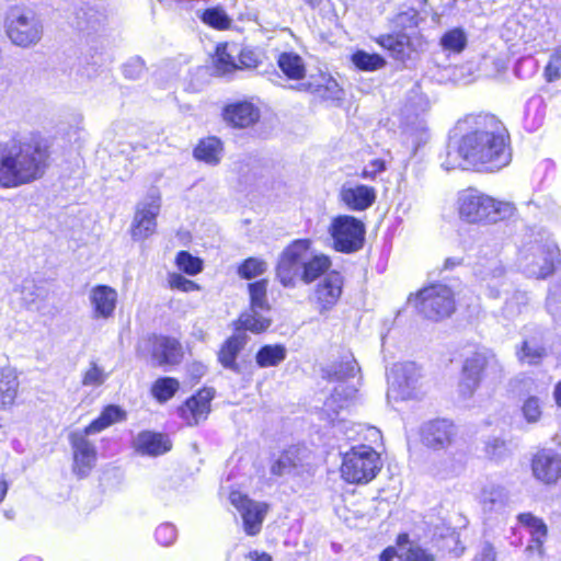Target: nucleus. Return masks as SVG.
Returning <instances> with one entry per match:
<instances>
[{
	"instance_id": "obj_36",
	"label": "nucleus",
	"mask_w": 561,
	"mask_h": 561,
	"mask_svg": "<svg viewBox=\"0 0 561 561\" xmlns=\"http://www.w3.org/2000/svg\"><path fill=\"white\" fill-rule=\"evenodd\" d=\"M547 356L543 344L537 339L525 340L517 351V357L522 363L538 365Z\"/></svg>"
},
{
	"instance_id": "obj_32",
	"label": "nucleus",
	"mask_w": 561,
	"mask_h": 561,
	"mask_svg": "<svg viewBox=\"0 0 561 561\" xmlns=\"http://www.w3.org/2000/svg\"><path fill=\"white\" fill-rule=\"evenodd\" d=\"M479 499L485 512H496L506 505L507 493L504 488L489 483L482 488Z\"/></svg>"
},
{
	"instance_id": "obj_54",
	"label": "nucleus",
	"mask_w": 561,
	"mask_h": 561,
	"mask_svg": "<svg viewBox=\"0 0 561 561\" xmlns=\"http://www.w3.org/2000/svg\"><path fill=\"white\" fill-rule=\"evenodd\" d=\"M561 69V49H557L550 56V60L545 69L547 81L552 82L560 78Z\"/></svg>"
},
{
	"instance_id": "obj_5",
	"label": "nucleus",
	"mask_w": 561,
	"mask_h": 561,
	"mask_svg": "<svg viewBox=\"0 0 561 561\" xmlns=\"http://www.w3.org/2000/svg\"><path fill=\"white\" fill-rule=\"evenodd\" d=\"M457 204L460 218L469 224L496 222L514 213L511 203L496 201L473 188L459 193Z\"/></svg>"
},
{
	"instance_id": "obj_9",
	"label": "nucleus",
	"mask_w": 561,
	"mask_h": 561,
	"mask_svg": "<svg viewBox=\"0 0 561 561\" xmlns=\"http://www.w3.org/2000/svg\"><path fill=\"white\" fill-rule=\"evenodd\" d=\"M388 398L408 400L419 396L423 386L421 368L413 362L394 364L388 374Z\"/></svg>"
},
{
	"instance_id": "obj_56",
	"label": "nucleus",
	"mask_w": 561,
	"mask_h": 561,
	"mask_svg": "<svg viewBox=\"0 0 561 561\" xmlns=\"http://www.w3.org/2000/svg\"><path fill=\"white\" fill-rule=\"evenodd\" d=\"M169 284L171 288L179 289L185 293L199 289V286L195 282L187 279L181 274H171L169 276Z\"/></svg>"
},
{
	"instance_id": "obj_49",
	"label": "nucleus",
	"mask_w": 561,
	"mask_h": 561,
	"mask_svg": "<svg viewBox=\"0 0 561 561\" xmlns=\"http://www.w3.org/2000/svg\"><path fill=\"white\" fill-rule=\"evenodd\" d=\"M203 21L216 28H227L230 24L228 15L220 9H208L203 13Z\"/></svg>"
},
{
	"instance_id": "obj_25",
	"label": "nucleus",
	"mask_w": 561,
	"mask_h": 561,
	"mask_svg": "<svg viewBox=\"0 0 561 561\" xmlns=\"http://www.w3.org/2000/svg\"><path fill=\"white\" fill-rule=\"evenodd\" d=\"M259 110L250 102H238L225 108V119L234 127L245 128L259 119Z\"/></svg>"
},
{
	"instance_id": "obj_10",
	"label": "nucleus",
	"mask_w": 561,
	"mask_h": 561,
	"mask_svg": "<svg viewBox=\"0 0 561 561\" xmlns=\"http://www.w3.org/2000/svg\"><path fill=\"white\" fill-rule=\"evenodd\" d=\"M334 249L344 253L362 249L365 240V225L353 216L335 217L329 228Z\"/></svg>"
},
{
	"instance_id": "obj_47",
	"label": "nucleus",
	"mask_w": 561,
	"mask_h": 561,
	"mask_svg": "<svg viewBox=\"0 0 561 561\" xmlns=\"http://www.w3.org/2000/svg\"><path fill=\"white\" fill-rule=\"evenodd\" d=\"M107 378L106 373L96 363L92 362L82 377V385L87 387H99Z\"/></svg>"
},
{
	"instance_id": "obj_60",
	"label": "nucleus",
	"mask_w": 561,
	"mask_h": 561,
	"mask_svg": "<svg viewBox=\"0 0 561 561\" xmlns=\"http://www.w3.org/2000/svg\"><path fill=\"white\" fill-rule=\"evenodd\" d=\"M248 558L251 561H272V557L266 552H259L256 550L250 551Z\"/></svg>"
},
{
	"instance_id": "obj_53",
	"label": "nucleus",
	"mask_w": 561,
	"mask_h": 561,
	"mask_svg": "<svg viewBox=\"0 0 561 561\" xmlns=\"http://www.w3.org/2000/svg\"><path fill=\"white\" fill-rule=\"evenodd\" d=\"M484 450L489 458L500 459L506 454L507 447L503 439L493 437L485 442Z\"/></svg>"
},
{
	"instance_id": "obj_15",
	"label": "nucleus",
	"mask_w": 561,
	"mask_h": 561,
	"mask_svg": "<svg viewBox=\"0 0 561 561\" xmlns=\"http://www.w3.org/2000/svg\"><path fill=\"white\" fill-rule=\"evenodd\" d=\"M531 470L537 480L553 484L561 478V456L552 450H540L533 458Z\"/></svg>"
},
{
	"instance_id": "obj_37",
	"label": "nucleus",
	"mask_w": 561,
	"mask_h": 561,
	"mask_svg": "<svg viewBox=\"0 0 561 561\" xmlns=\"http://www.w3.org/2000/svg\"><path fill=\"white\" fill-rule=\"evenodd\" d=\"M278 67L291 80H299L306 73L302 58L295 53H282L277 59Z\"/></svg>"
},
{
	"instance_id": "obj_1",
	"label": "nucleus",
	"mask_w": 561,
	"mask_h": 561,
	"mask_svg": "<svg viewBox=\"0 0 561 561\" xmlns=\"http://www.w3.org/2000/svg\"><path fill=\"white\" fill-rule=\"evenodd\" d=\"M512 160L510 134L504 124L493 115H482L447 152L443 163L446 170L474 168L495 172Z\"/></svg>"
},
{
	"instance_id": "obj_48",
	"label": "nucleus",
	"mask_w": 561,
	"mask_h": 561,
	"mask_svg": "<svg viewBox=\"0 0 561 561\" xmlns=\"http://www.w3.org/2000/svg\"><path fill=\"white\" fill-rule=\"evenodd\" d=\"M176 264L180 270L188 275H196L202 271V261L186 251H181L178 254Z\"/></svg>"
},
{
	"instance_id": "obj_26",
	"label": "nucleus",
	"mask_w": 561,
	"mask_h": 561,
	"mask_svg": "<svg viewBox=\"0 0 561 561\" xmlns=\"http://www.w3.org/2000/svg\"><path fill=\"white\" fill-rule=\"evenodd\" d=\"M20 381L14 368H0V410L10 409L19 393Z\"/></svg>"
},
{
	"instance_id": "obj_11",
	"label": "nucleus",
	"mask_w": 561,
	"mask_h": 561,
	"mask_svg": "<svg viewBox=\"0 0 561 561\" xmlns=\"http://www.w3.org/2000/svg\"><path fill=\"white\" fill-rule=\"evenodd\" d=\"M160 193L158 190L152 188L136 206L130 229L134 240H145L156 232L157 217L160 213Z\"/></svg>"
},
{
	"instance_id": "obj_21",
	"label": "nucleus",
	"mask_w": 561,
	"mask_h": 561,
	"mask_svg": "<svg viewBox=\"0 0 561 561\" xmlns=\"http://www.w3.org/2000/svg\"><path fill=\"white\" fill-rule=\"evenodd\" d=\"M89 301L93 319H108L116 308L117 291L107 285H96L89 291Z\"/></svg>"
},
{
	"instance_id": "obj_14",
	"label": "nucleus",
	"mask_w": 561,
	"mask_h": 561,
	"mask_svg": "<svg viewBox=\"0 0 561 561\" xmlns=\"http://www.w3.org/2000/svg\"><path fill=\"white\" fill-rule=\"evenodd\" d=\"M90 434L84 428L69 435L73 451V472L80 478L87 477L96 462V448L88 438Z\"/></svg>"
},
{
	"instance_id": "obj_33",
	"label": "nucleus",
	"mask_w": 561,
	"mask_h": 561,
	"mask_svg": "<svg viewBox=\"0 0 561 561\" xmlns=\"http://www.w3.org/2000/svg\"><path fill=\"white\" fill-rule=\"evenodd\" d=\"M301 465L297 449L290 448L282 453L271 466V472L274 476L284 477L295 474Z\"/></svg>"
},
{
	"instance_id": "obj_46",
	"label": "nucleus",
	"mask_w": 561,
	"mask_h": 561,
	"mask_svg": "<svg viewBox=\"0 0 561 561\" xmlns=\"http://www.w3.org/2000/svg\"><path fill=\"white\" fill-rule=\"evenodd\" d=\"M266 262L256 257L245 260L238 270L241 277L245 279L254 278L266 271Z\"/></svg>"
},
{
	"instance_id": "obj_22",
	"label": "nucleus",
	"mask_w": 561,
	"mask_h": 561,
	"mask_svg": "<svg viewBox=\"0 0 561 561\" xmlns=\"http://www.w3.org/2000/svg\"><path fill=\"white\" fill-rule=\"evenodd\" d=\"M151 343V357L156 365H174L182 358V346L178 340L167 336H153Z\"/></svg>"
},
{
	"instance_id": "obj_41",
	"label": "nucleus",
	"mask_w": 561,
	"mask_h": 561,
	"mask_svg": "<svg viewBox=\"0 0 561 561\" xmlns=\"http://www.w3.org/2000/svg\"><path fill=\"white\" fill-rule=\"evenodd\" d=\"M352 62L356 68L363 71H375L386 65V60L378 54H369L364 50H357L352 55Z\"/></svg>"
},
{
	"instance_id": "obj_62",
	"label": "nucleus",
	"mask_w": 561,
	"mask_h": 561,
	"mask_svg": "<svg viewBox=\"0 0 561 561\" xmlns=\"http://www.w3.org/2000/svg\"><path fill=\"white\" fill-rule=\"evenodd\" d=\"M553 397L557 405L561 408V380L554 387Z\"/></svg>"
},
{
	"instance_id": "obj_38",
	"label": "nucleus",
	"mask_w": 561,
	"mask_h": 561,
	"mask_svg": "<svg viewBox=\"0 0 561 561\" xmlns=\"http://www.w3.org/2000/svg\"><path fill=\"white\" fill-rule=\"evenodd\" d=\"M124 419V410L117 405H108L101 412L100 416L91 422L85 428L88 433L96 434Z\"/></svg>"
},
{
	"instance_id": "obj_23",
	"label": "nucleus",
	"mask_w": 561,
	"mask_h": 561,
	"mask_svg": "<svg viewBox=\"0 0 561 561\" xmlns=\"http://www.w3.org/2000/svg\"><path fill=\"white\" fill-rule=\"evenodd\" d=\"M340 198L352 210H366L375 203L376 191L374 187L363 184L343 185Z\"/></svg>"
},
{
	"instance_id": "obj_18",
	"label": "nucleus",
	"mask_w": 561,
	"mask_h": 561,
	"mask_svg": "<svg viewBox=\"0 0 561 561\" xmlns=\"http://www.w3.org/2000/svg\"><path fill=\"white\" fill-rule=\"evenodd\" d=\"M422 442L434 449L449 446L456 436L455 425L447 420H435L423 425Z\"/></svg>"
},
{
	"instance_id": "obj_20",
	"label": "nucleus",
	"mask_w": 561,
	"mask_h": 561,
	"mask_svg": "<svg viewBox=\"0 0 561 561\" xmlns=\"http://www.w3.org/2000/svg\"><path fill=\"white\" fill-rule=\"evenodd\" d=\"M214 398L213 389H203L186 400L179 409L180 416L187 425H197L204 421L210 411V401Z\"/></svg>"
},
{
	"instance_id": "obj_57",
	"label": "nucleus",
	"mask_w": 561,
	"mask_h": 561,
	"mask_svg": "<svg viewBox=\"0 0 561 561\" xmlns=\"http://www.w3.org/2000/svg\"><path fill=\"white\" fill-rule=\"evenodd\" d=\"M385 169L386 167L383 160L375 159L364 168L362 171V178L373 180L377 174L385 171Z\"/></svg>"
},
{
	"instance_id": "obj_61",
	"label": "nucleus",
	"mask_w": 561,
	"mask_h": 561,
	"mask_svg": "<svg viewBox=\"0 0 561 561\" xmlns=\"http://www.w3.org/2000/svg\"><path fill=\"white\" fill-rule=\"evenodd\" d=\"M490 272L492 277H500L503 275L504 270L501 266L500 262L495 259L490 261Z\"/></svg>"
},
{
	"instance_id": "obj_34",
	"label": "nucleus",
	"mask_w": 561,
	"mask_h": 561,
	"mask_svg": "<svg viewBox=\"0 0 561 561\" xmlns=\"http://www.w3.org/2000/svg\"><path fill=\"white\" fill-rule=\"evenodd\" d=\"M221 142L216 137H208L199 141L194 149V157L208 164H217L221 158Z\"/></svg>"
},
{
	"instance_id": "obj_7",
	"label": "nucleus",
	"mask_w": 561,
	"mask_h": 561,
	"mask_svg": "<svg viewBox=\"0 0 561 561\" xmlns=\"http://www.w3.org/2000/svg\"><path fill=\"white\" fill-rule=\"evenodd\" d=\"M409 301L425 318L435 321L449 317L455 310L454 294L444 284L424 287L415 296H411Z\"/></svg>"
},
{
	"instance_id": "obj_17",
	"label": "nucleus",
	"mask_w": 561,
	"mask_h": 561,
	"mask_svg": "<svg viewBox=\"0 0 561 561\" xmlns=\"http://www.w3.org/2000/svg\"><path fill=\"white\" fill-rule=\"evenodd\" d=\"M428 108V104L422 98H416L404 106V131L415 137L416 142L425 140L427 126L424 115Z\"/></svg>"
},
{
	"instance_id": "obj_43",
	"label": "nucleus",
	"mask_w": 561,
	"mask_h": 561,
	"mask_svg": "<svg viewBox=\"0 0 561 561\" xmlns=\"http://www.w3.org/2000/svg\"><path fill=\"white\" fill-rule=\"evenodd\" d=\"M440 45L444 50L461 53L467 45V36L461 28H453L442 36Z\"/></svg>"
},
{
	"instance_id": "obj_16",
	"label": "nucleus",
	"mask_w": 561,
	"mask_h": 561,
	"mask_svg": "<svg viewBox=\"0 0 561 561\" xmlns=\"http://www.w3.org/2000/svg\"><path fill=\"white\" fill-rule=\"evenodd\" d=\"M343 287V277L336 271H330L318 283L314 289V299L320 312L330 310L340 299Z\"/></svg>"
},
{
	"instance_id": "obj_30",
	"label": "nucleus",
	"mask_w": 561,
	"mask_h": 561,
	"mask_svg": "<svg viewBox=\"0 0 561 561\" xmlns=\"http://www.w3.org/2000/svg\"><path fill=\"white\" fill-rule=\"evenodd\" d=\"M270 310H261V309H249L240 314L238 320L239 332L250 331L254 334H260L266 331L272 320L266 314Z\"/></svg>"
},
{
	"instance_id": "obj_64",
	"label": "nucleus",
	"mask_w": 561,
	"mask_h": 561,
	"mask_svg": "<svg viewBox=\"0 0 561 561\" xmlns=\"http://www.w3.org/2000/svg\"><path fill=\"white\" fill-rule=\"evenodd\" d=\"M519 381L523 382L526 387H528V389H531V386L535 385V381L529 377H524Z\"/></svg>"
},
{
	"instance_id": "obj_31",
	"label": "nucleus",
	"mask_w": 561,
	"mask_h": 561,
	"mask_svg": "<svg viewBox=\"0 0 561 561\" xmlns=\"http://www.w3.org/2000/svg\"><path fill=\"white\" fill-rule=\"evenodd\" d=\"M518 520L527 529L531 537V543L528 545L527 550H536L539 554H541L542 543L547 537V526L543 520L537 518L530 513L519 514Z\"/></svg>"
},
{
	"instance_id": "obj_42",
	"label": "nucleus",
	"mask_w": 561,
	"mask_h": 561,
	"mask_svg": "<svg viewBox=\"0 0 561 561\" xmlns=\"http://www.w3.org/2000/svg\"><path fill=\"white\" fill-rule=\"evenodd\" d=\"M180 383L175 378L163 377L159 378L152 386L153 397L160 401L165 402L171 399L179 390Z\"/></svg>"
},
{
	"instance_id": "obj_59",
	"label": "nucleus",
	"mask_w": 561,
	"mask_h": 561,
	"mask_svg": "<svg viewBox=\"0 0 561 561\" xmlns=\"http://www.w3.org/2000/svg\"><path fill=\"white\" fill-rule=\"evenodd\" d=\"M394 557L398 558V548L388 547L381 552L379 561H392Z\"/></svg>"
},
{
	"instance_id": "obj_19",
	"label": "nucleus",
	"mask_w": 561,
	"mask_h": 561,
	"mask_svg": "<svg viewBox=\"0 0 561 561\" xmlns=\"http://www.w3.org/2000/svg\"><path fill=\"white\" fill-rule=\"evenodd\" d=\"M488 365V356L483 353H474L465 360L462 367V377L459 382V393L463 398H469L478 388L481 374Z\"/></svg>"
},
{
	"instance_id": "obj_55",
	"label": "nucleus",
	"mask_w": 561,
	"mask_h": 561,
	"mask_svg": "<svg viewBox=\"0 0 561 561\" xmlns=\"http://www.w3.org/2000/svg\"><path fill=\"white\" fill-rule=\"evenodd\" d=\"M238 69L254 68L257 66L256 54L249 48H240L238 46V53L236 54Z\"/></svg>"
},
{
	"instance_id": "obj_13",
	"label": "nucleus",
	"mask_w": 561,
	"mask_h": 561,
	"mask_svg": "<svg viewBox=\"0 0 561 561\" xmlns=\"http://www.w3.org/2000/svg\"><path fill=\"white\" fill-rule=\"evenodd\" d=\"M229 501L242 517L244 533L248 536H256L262 529L268 505L264 502L253 501L236 490L230 492Z\"/></svg>"
},
{
	"instance_id": "obj_51",
	"label": "nucleus",
	"mask_w": 561,
	"mask_h": 561,
	"mask_svg": "<svg viewBox=\"0 0 561 561\" xmlns=\"http://www.w3.org/2000/svg\"><path fill=\"white\" fill-rule=\"evenodd\" d=\"M176 529L172 524L164 523L161 524L156 529V539L157 541L164 547L171 546L176 539Z\"/></svg>"
},
{
	"instance_id": "obj_35",
	"label": "nucleus",
	"mask_w": 561,
	"mask_h": 561,
	"mask_svg": "<svg viewBox=\"0 0 561 561\" xmlns=\"http://www.w3.org/2000/svg\"><path fill=\"white\" fill-rule=\"evenodd\" d=\"M287 350L282 344H268L262 346L255 355V362L259 367H275L285 360Z\"/></svg>"
},
{
	"instance_id": "obj_27",
	"label": "nucleus",
	"mask_w": 561,
	"mask_h": 561,
	"mask_svg": "<svg viewBox=\"0 0 561 561\" xmlns=\"http://www.w3.org/2000/svg\"><path fill=\"white\" fill-rule=\"evenodd\" d=\"M137 451L142 455L159 456L171 449V442L162 434L141 432L134 442Z\"/></svg>"
},
{
	"instance_id": "obj_44",
	"label": "nucleus",
	"mask_w": 561,
	"mask_h": 561,
	"mask_svg": "<svg viewBox=\"0 0 561 561\" xmlns=\"http://www.w3.org/2000/svg\"><path fill=\"white\" fill-rule=\"evenodd\" d=\"M267 282L259 280L249 284V293L251 305L250 309L270 310V305L266 300Z\"/></svg>"
},
{
	"instance_id": "obj_4",
	"label": "nucleus",
	"mask_w": 561,
	"mask_h": 561,
	"mask_svg": "<svg viewBox=\"0 0 561 561\" xmlns=\"http://www.w3.org/2000/svg\"><path fill=\"white\" fill-rule=\"evenodd\" d=\"M359 373L357 362L352 354L342 357L323 370V377L332 382H337L330 397L324 401L322 413L330 423H334L341 410L347 409L357 397L358 389L348 380Z\"/></svg>"
},
{
	"instance_id": "obj_63",
	"label": "nucleus",
	"mask_w": 561,
	"mask_h": 561,
	"mask_svg": "<svg viewBox=\"0 0 561 561\" xmlns=\"http://www.w3.org/2000/svg\"><path fill=\"white\" fill-rule=\"evenodd\" d=\"M8 492V483L4 480H0V503L4 500Z\"/></svg>"
},
{
	"instance_id": "obj_3",
	"label": "nucleus",
	"mask_w": 561,
	"mask_h": 561,
	"mask_svg": "<svg viewBox=\"0 0 561 561\" xmlns=\"http://www.w3.org/2000/svg\"><path fill=\"white\" fill-rule=\"evenodd\" d=\"M47 158L38 144L0 145V185L18 187L41 178Z\"/></svg>"
},
{
	"instance_id": "obj_52",
	"label": "nucleus",
	"mask_w": 561,
	"mask_h": 561,
	"mask_svg": "<svg viewBox=\"0 0 561 561\" xmlns=\"http://www.w3.org/2000/svg\"><path fill=\"white\" fill-rule=\"evenodd\" d=\"M417 23L419 12L413 8H409L405 11L398 13L394 19L396 26L401 27L403 30L415 27Z\"/></svg>"
},
{
	"instance_id": "obj_24",
	"label": "nucleus",
	"mask_w": 561,
	"mask_h": 561,
	"mask_svg": "<svg viewBox=\"0 0 561 561\" xmlns=\"http://www.w3.org/2000/svg\"><path fill=\"white\" fill-rule=\"evenodd\" d=\"M299 89L311 92L323 100H341L343 95L337 81L327 73L311 77L308 82L301 83Z\"/></svg>"
},
{
	"instance_id": "obj_6",
	"label": "nucleus",
	"mask_w": 561,
	"mask_h": 561,
	"mask_svg": "<svg viewBox=\"0 0 561 561\" xmlns=\"http://www.w3.org/2000/svg\"><path fill=\"white\" fill-rule=\"evenodd\" d=\"M379 470V455L369 446L354 447L343 456L341 476L348 483H367Z\"/></svg>"
},
{
	"instance_id": "obj_50",
	"label": "nucleus",
	"mask_w": 561,
	"mask_h": 561,
	"mask_svg": "<svg viewBox=\"0 0 561 561\" xmlns=\"http://www.w3.org/2000/svg\"><path fill=\"white\" fill-rule=\"evenodd\" d=\"M145 71V62L140 57L130 58L123 67L124 77L130 80L140 79Z\"/></svg>"
},
{
	"instance_id": "obj_2",
	"label": "nucleus",
	"mask_w": 561,
	"mask_h": 561,
	"mask_svg": "<svg viewBox=\"0 0 561 561\" xmlns=\"http://www.w3.org/2000/svg\"><path fill=\"white\" fill-rule=\"evenodd\" d=\"M331 264L328 255L312 249L310 240L299 239L282 252L276 266V277L284 287L294 288L299 280L310 284L325 275Z\"/></svg>"
},
{
	"instance_id": "obj_12",
	"label": "nucleus",
	"mask_w": 561,
	"mask_h": 561,
	"mask_svg": "<svg viewBox=\"0 0 561 561\" xmlns=\"http://www.w3.org/2000/svg\"><path fill=\"white\" fill-rule=\"evenodd\" d=\"M558 249L554 244L546 248L540 244H533L519 252V266L529 276L545 278L556 267Z\"/></svg>"
},
{
	"instance_id": "obj_58",
	"label": "nucleus",
	"mask_w": 561,
	"mask_h": 561,
	"mask_svg": "<svg viewBox=\"0 0 561 561\" xmlns=\"http://www.w3.org/2000/svg\"><path fill=\"white\" fill-rule=\"evenodd\" d=\"M473 561H495V551L493 546L489 542H484Z\"/></svg>"
},
{
	"instance_id": "obj_28",
	"label": "nucleus",
	"mask_w": 561,
	"mask_h": 561,
	"mask_svg": "<svg viewBox=\"0 0 561 561\" xmlns=\"http://www.w3.org/2000/svg\"><path fill=\"white\" fill-rule=\"evenodd\" d=\"M247 343L248 335L245 332H239L237 330V332L224 343L218 352V360L220 364L228 369L239 371L236 358Z\"/></svg>"
},
{
	"instance_id": "obj_45",
	"label": "nucleus",
	"mask_w": 561,
	"mask_h": 561,
	"mask_svg": "<svg viewBox=\"0 0 561 561\" xmlns=\"http://www.w3.org/2000/svg\"><path fill=\"white\" fill-rule=\"evenodd\" d=\"M522 413L527 423L539 422L542 415V401L537 396H529L522 405Z\"/></svg>"
},
{
	"instance_id": "obj_8",
	"label": "nucleus",
	"mask_w": 561,
	"mask_h": 561,
	"mask_svg": "<svg viewBox=\"0 0 561 561\" xmlns=\"http://www.w3.org/2000/svg\"><path fill=\"white\" fill-rule=\"evenodd\" d=\"M41 19L28 9L13 8L7 15V34L13 44L21 47L36 45L43 37Z\"/></svg>"
},
{
	"instance_id": "obj_39",
	"label": "nucleus",
	"mask_w": 561,
	"mask_h": 561,
	"mask_svg": "<svg viewBox=\"0 0 561 561\" xmlns=\"http://www.w3.org/2000/svg\"><path fill=\"white\" fill-rule=\"evenodd\" d=\"M238 53V45L222 44L217 46L216 50V69L222 75L229 73L238 69L236 54Z\"/></svg>"
},
{
	"instance_id": "obj_29",
	"label": "nucleus",
	"mask_w": 561,
	"mask_h": 561,
	"mask_svg": "<svg viewBox=\"0 0 561 561\" xmlns=\"http://www.w3.org/2000/svg\"><path fill=\"white\" fill-rule=\"evenodd\" d=\"M398 559L400 561H436L430 550L411 541L408 534H400L397 538Z\"/></svg>"
},
{
	"instance_id": "obj_40",
	"label": "nucleus",
	"mask_w": 561,
	"mask_h": 561,
	"mask_svg": "<svg viewBox=\"0 0 561 561\" xmlns=\"http://www.w3.org/2000/svg\"><path fill=\"white\" fill-rule=\"evenodd\" d=\"M376 42L390 54L397 58L402 59L405 56V49L408 46V37L404 34L397 35H380L376 38Z\"/></svg>"
}]
</instances>
